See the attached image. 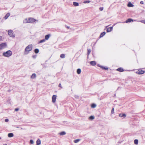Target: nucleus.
Here are the masks:
<instances>
[{"instance_id": "obj_30", "label": "nucleus", "mask_w": 145, "mask_h": 145, "mask_svg": "<svg viewBox=\"0 0 145 145\" xmlns=\"http://www.w3.org/2000/svg\"><path fill=\"white\" fill-rule=\"evenodd\" d=\"M45 39H43V40H40L39 42V43H41L43 42H45Z\"/></svg>"}, {"instance_id": "obj_42", "label": "nucleus", "mask_w": 145, "mask_h": 145, "mask_svg": "<svg viewBox=\"0 0 145 145\" xmlns=\"http://www.w3.org/2000/svg\"><path fill=\"white\" fill-rule=\"evenodd\" d=\"M67 28L68 29H69V27H67Z\"/></svg>"}, {"instance_id": "obj_16", "label": "nucleus", "mask_w": 145, "mask_h": 145, "mask_svg": "<svg viewBox=\"0 0 145 145\" xmlns=\"http://www.w3.org/2000/svg\"><path fill=\"white\" fill-rule=\"evenodd\" d=\"M37 145H39L40 144L41 142L40 139H38L37 141Z\"/></svg>"}, {"instance_id": "obj_2", "label": "nucleus", "mask_w": 145, "mask_h": 145, "mask_svg": "<svg viewBox=\"0 0 145 145\" xmlns=\"http://www.w3.org/2000/svg\"><path fill=\"white\" fill-rule=\"evenodd\" d=\"M26 22H25V23H33L35 22L36 20L33 18H29L28 19H25Z\"/></svg>"}, {"instance_id": "obj_37", "label": "nucleus", "mask_w": 145, "mask_h": 145, "mask_svg": "<svg viewBox=\"0 0 145 145\" xmlns=\"http://www.w3.org/2000/svg\"><path fill=\"white\" fill-rule=\"evenodd\" d=\"M30 142L31 143V144H32L33 143V141L32 140H30Z\"/></svg>"}, {"instance_id": "obj_19", "label": "nucleus", "mask_w": 145, "mask_h": 145, "mask_svg": "<svg viewBox=\"0 0 145 145\" xmlns=\"http://www.w3.org/2000/svg\"><path fill=\"white\" fill-rule=\"evenodd\" d=\"M106 33L105 32H103L101 33L100 35V37H103L105 34Z\"/></svg>"}, {"instance_id": "obj_28", "label": "nucleus", "mask_w": 145, "mask_h": 145, "mask_svg": "<svg viewBox=\"0 0 145 145\" xmlns=\"http://www.w3.org/2000/svg\"><path fill=\"white\" fill-rule=\"evenodd\" d=\"M94 117L93 116H91L89 117V119L91 120H93L94 119Z\"/></svg>"}, {"instance_id": "obj_3", "label": "nucleus", "mask_w": 145, "mask_h": 145, "mask_svg": "<svg viewBox=\"0 0 145 145\" xmlns=\"http://www.w3.org/2000/svg\"><path fill=\"white\" fill-rule=\"evenodd\" d=\"M12 52L10 50H8L5 52H4L3 55L5 57H9L12 55Z\"/></svg>"}, {"instance_id": "obj_18", "label": "nucleus", "mask_w": 145, "mask_h": 145, "mask_svg": "<svg viewBox=\"0 0 145 145\" xmlns=\"http://www.w3.org/2000/svg\"><path fill=\"white\" fill-rule=\"evenodd\" d=\"M13 134L12 133H9L8 135V136L9 137H12L13 136Z\"/></svg>"}, {"instance_id": "obj_29", "label": "nucleus", "mask_w": 145, "mask_h": 145, "mask_svg": "<svg viewBox=\"0 0 145 145\" xmlns=\"http://www.w3.org/2000/svg\"><path fill=\"white\" fill-rule=\"evenodd\" d=\"M80 140L79 139L75 140L74 141V142L75 143H76L78 142Z\"/></svg>"}, {"instance_id": "obj_5", "label": "nucleus", "mask_w": 145, "mask_h": 145, "mask_svg": "<svg viewBox=\"0 0 145 145\" xmlns=\"http://www.w3.org/2000/svg\"><path fill=\"white\" fill-rule=\"evenodd\" d=\"M8 32V35L10 37H15V34L12 30H9Z\"/></svg>"}, {"instance_id": "obj_22", "label": "nucleus", "mask_w": 145, "mask_h": 145, "mask_svg": "<svg viewBox=\"0 0 145 145\" xmlns=\"http://www.w3.org/2000/svg\"><path fill=\"white\" fill-rule=\"evenodd\" d=\"M39 50L38 49H35V50L34 52L36 54H37L39 53Z\"/></svg>"}, {"instance_id": "obj_15", "label": "nucleus", "mask_w": 145, "mask_h": 145, "mask_svg": "<svg viewBox=\"0 0 145 145\" xmlns=\"http://www.w3.org/2000/svg\"><path fill=\"white\" fill-rule=\"evenodd\" d=\"M10 16V13H8L6 14V15L4 17L5 19H7V18Z\"/></svg>"}, {"instance_id": "obj_23", "label": "nucleus", "mask_w": 145, "mask_h": 145, "mask_svg": "<svg viewBox=\"0 0 145 145\" xmlns=\"http://www.w3.org/2000/svg\"><path fill=\"white\" fill-rule=\"evenodd\" d=\"M60 57L62 58H63L65 57V55L64 54H62L60 56Z\"/></svg>"}, {"instance_id": "obj_20", "label": "nucleus", "mask_w": 145, "mask_h": 145, "mask_svg": "<svg viewBox=\"0 0 145 145\" xmlns=\"http://www.w3.org/2000/svg\"><path fill=\"white\" fill-rule=\"evenodd\" d=\"M81 70L80 69H78L77 71V72L78 74H79L81 73Z\"/></svg>"}, {"instance_id": "obj_41", "label": "nucleus", "mask_w": 145, "mask_h": 145, "mask_svg": "<svg viewBox=\"0 0 145 145\" xmlns=\"http://www.w3.org/2000/svg\"><path fill=\"white\" fill-rule=\"evenodd\" d=\"M140 3L141 4H143L144 3L143 1H141L140 2Z\"/></svg>"}, {"instance_id": "obj_26", "label": "nucleus", "mask_w": 145, "mask_h": 145, "mask_svg": "<svg viewBox=\"0 0 145 145\" xmlns=\"http://www.w3.org/2000/svg\"><path fill=\"white\" fill-rule=\"evenodd\" d=\"M91 107L92 108H95L96 106V105L95 104H92L91 105Z\"/></svg>"}, {"instance_id": "obj_17", "label": "nucleus", "mask_w": 145, "mask_h": 145, "mask_svg": "<svg viewBox=\"0 0 145 145\" xmlns=\"http://www.w3.org/2000/svg\"><path fill=\"white\" fill-rule=\"evenodd\" d=\"M36 77V74L35 73L33 74L31 76V78L34 79Z\"/></svg>"}, {"instance_id": "obj_1", "label": "nucleus", "mask_w": 145, "mask_h": 145, "mask_svg": "<svg viewBox=\"0 0 145 145\" xmlns=\"http://www.w3.org/2000/svg\"><path fill=\"white\" fill-rule=\"evenodd\" d=\"M33 48V46L32 44L29 45L25 48L24 52L25 54H28L29 52L31 51Z\"/></svg>"}, {"instance_id": "obj_24", "label": "nucleus", "mask_w": 145, "mask_h": 145, "mask_svg": "<svg viewBox=\"0 0 145 145\" xmlns=\"http://www.w3.org/2000/svg\"><path fill=\"white\" fill-rule=\"evenodd\" d=\"M138 141L137 139H135L134 140V143L135 144H138Z\"/></svg>"}, {"instance_id": "obj_35", "label": "nucleus", "mask_w": 145, "mask_h": 145, "mask_svg": "<svg viewBox=\"0 0 145 145\" xmlns=\"http://www.w3.org/2000/svg\"><path fill=\"white\" fill-rule=\"evenodd\" d=\"M141 22L145 24V21L143 20H142L140 21Z\"/></svg>"}, {"instance_id": "obj_13", "label": "nucleus", "mask_w": 145, "mask_h": 145, "mask_svg": "<svg viewBox=\"0 0 145 145\" xmlns=\"http://www.w3.org/2000/svg\"><path fill=\"white\" fill-rule=\"evenodd\" d=\"M119 116L120 117H125L126 116V115L125 114H119Z\"/></svg>"}, {"instance_id": "obj_21", "label": "nucleus", "mask_w": 145, "mask_h": 145, "mask_svg": "<svg viewBox=\"0 0 145 145\" xmlns=\"http://www.w3.org/2000/svg\"><path fill=\"white\" fill-rule=\"evenodd\" d=\"M73 4L75 6H78L79 5L78 3L76 2H74L73 3Z\"/></svg>"}, {"instance_id": "obj_38", "label": "nucleus", "mask_w": 145, "mask_h": 145, "mask_svg": "<svg viewBox=\"0 0 145 145\" xmlns=\"http://www.w3.org/2000/svg\"><path fill=\"white\" fill-rule=\"evenodd\" d=\"M15 111H18V110H19V109L18 108H15Z\"/></svg>"}, {"instance_id": "obj_33", "label": "nucleus", "mask_w": 145, "mask_h": 145, "mask_svg": "<svg viewBox=\"0 0 145 145\" xmlns=\"http://www.w3.org/2000/svg\"><path fill=\"white\" fill-rule=\"evenodd\" d=\"M101 68L102 69H104L105 70H106V69H108L107 68H105V67H101Z\"/></svg>"}, {"instance_id": "obj_40", "label": "nucleus", "mask_w": 145, "mask_h": 145, "mask_svg": "<svg viewBox=\"0 0 145 145\" xmlns=\"http://www.w3.org/2000/svg\"><path fill=\"white\" fill-rule=\"evenodd\" d=\"M8 119H5V122H8Z\"/></svg>"}, {"instance_id": "obj_32", "label": "nucleus", "mask_w": 145, "mask_h": 145, "mask_svg": "<svg viewBox=\"0 0 145 145\" xmlns=\"http://www.w3.org/2000/svg\"><path fill=\"white\" fill-rule=\"evenodd\" d=\"M111 113L112 114H113L114 113V108H113L112 109Z\"/></svg>"}, {"instance_id": "obj_8", "label": "nucleus", "mask_w": 145, "mask_h": 145, "mask_svg": "<svg viewBox=\"0 0 145 145\" xmlns=\"http://www.w3.org/2000/svg\"><path fill=\"white\" fill-rule=\"evenodd\" d=\"M134 21H135V20H134L131 18H129L125 21V22L126 23H128L129 22H133Z\"/></svg>"}, {"instance_id": "obj_43", "label": "nucleus", "mask_w": 145, "mask_h": 145, "mask_svg": "<svg viewBox=\"0 0 145 145\" xmlns=\"http://www.w3.org/2000/svg\"><path fill=\"white\" fill-rule=\"evenodd\" d=\"M3 145H7V144H4Z\"/></svg>"}, {"instance_id": "obj_12", "label": "nucleus", "mask_w": 145, "mask_h": 145, "mask_svg": "<svg viewBox=\"0 0 145 145\" xmlns=\"http://www.w3.org/2000/svg\"><path fill=\"white\" fill-rule=\"evenodd\" d=\"M50 36H51V35L50 34H48L46 35L45 36V40H48V39L49 38Z\"/></svg>"}, {"instance_id": "obj_4", "label": "nucleus", "mask_w": 145, "mask_h": 145, "mask_svg": "<svg viewBox=\"0 0 145 145\" xmlns=\"http://www.w3.org/2000/svg\"><path fill=\"white\" fill-rule=\"evenodd\" d=\"M145 71L143 70L142 69H140L137 70L136 71V73L138 74H142L144 73Z\"/></svg>"}, {"instance_id": "obj_39", "label": "nucleus", "mask_w": 145, "mask_h": 145, "mask_svg": "<svg viewBox=\"0 0 145 145\" xmlns=\"http://www.w3.org/2000/svg\"><path fill=\"white\" fill-rule=\"evenodd\" d=\"M59 87H60V88H62V87L61 86V84H59Z\"/></svg>"}, {"instance_id": "obj_11", "label": "nucleus", "mask_w": 145, "mask_h": 145, "mask_svg": "<svg viewBox=\"0 0 145 145\" xmlns=\"http://www.w3.org/2000/svg\"><path fill=\"white\" fill-rule=\"evenodd\" d=\"M116 70L117 71L120 72H122L124 71L123 69L121 67L118 68V69H117Z\"/></svg>"}, {"instance_id": "obj_25", "label": "nucleus", "mask_w": 145, "mask_h": 145, "mask_svg": "<svg viewBox=\"0 0 145 145\" xmlns=\"http://www.w3.org/2000/svg\"><path fill=\"white\" fill-rule=\"evenodd\" d=\"M65 134L66 133L64 131L61 132L60 133V135H63Z\"/></svg>"}, {"instance_id": "obj_7", "label": "nucleus", "mask_w": 145, "mask_h": 145, "mask_svg": "<svg viewBox=\"0 0 145 145\" xmlns=\"http://www.w3.org/2000/svg\"><path fill=\"white\" fill-rule=\"evenodd\" d=\"M57 96L55 95H53L52 97V102L53 103H55L56 99Z\"/></svg>"}, {"instance_id": "obj_10", "label": "nucleus", "mask_w": 145, "mask_h": 145, "mask_svg": "<svg viewBox=\"0 0 145 145\" xmlns=\"http://www.w3.org/2000/svg\"><path fill=\"white\" fill-rule=\"evenodd\" d=\"M112 29H113V27H109L107 29V30H106L107 32H110L112 31Z\"/></svg>"}, {"instance_id": "obj_36", "label": "nucleus", "mask_w": 145, "mask_h": 145, "mask_svg": "<svg viewBox=\"0 0 145 145\" xmlns=\"http://www.w3.org/2000/svg\"><path fill=\"white\" fill-rule=\"evenodd\" d=\"M3 37L0 36V42L1 41L3 40Z\"/></svg>"}, {"instance_id": "obj_14", "label": "nucleus", "mask_w": 145, "mask_h": 145, "mask_svg": "<svg viewBox=\"0 0 145 145\" xmlns=\"http://www.w3.org/2000/svg\"><path fill=\"white\" fill-rule=\"evenodd\" d=\"M127 6L129 7H133L134 6V5L131 2H129L127 5Z\"/></svg>"}, {"instance_id": "obj_31", "label": "nucleus", "mask_w": 145, "mask_h": 145, "mask_svg": "<svg viewBox=\"0 0 145 145\" xmlns=\"http://www.w3.org/2000/svg\"><path fill=\"white\" fill-rule=\"evenodd\" d=\"M90 2V1H84V3H89Z\"/></svg>"}, {"instance_id": "obj_6", "label": "nucleus", "mask_w": 145, "mask_h": 145, "mask_svg": "<svg viewBox=\"0 0 145 145\" xmlns=\"http://www.w3.org/2000/svg\"><path fill=\"white\" fill-rule=\"evenodd\" d=\"M7 44L6 43H2L0 44V50L6 47Z\"/></svg>"}, {"instance_id": "obj_34", "label": "nucleus", "mask_w": 145, "mask_h": 145, "mask_svg": "<svg viewBox=\"0 0 145 145\" xmlns=\"http://www.w3.org/2000/svg\"><path fill=\"white\" fill-rule=\"evenodd\" d=\"M103 9V7H100L99 8V10L101 11H102Z\"/></svg>"}, {"instance_id": "obj_27", "label": "nucleus", "mask_w": 145, "mask_h": 145, "mask_svg": "<svg viewBox=\"0 0 145 145\" xmlns=\"http://www.w3.org/2000/svg\"><path fill=\"white\" fill-rule=\"evenodd\" d=\"M91 50L90 49H88V53H87V54H88V55H89L90 54V53H91Z\"/></svg>"}, {"instance_id": "obj_9", "label": "nucleus", "mask_w": 145, "mask_h": 145, "mask_svg": "<svg viewBox=\"0 0 145 145\" xmlns=\"http://www.w3.org/2000/svg\"><path fill=\"white\" fill-rule=\"evenodd\" d=\"M90 65L92 66H95L96 65V63L95 61H92L90 62Z\"/></svg>"}]
</instances>
